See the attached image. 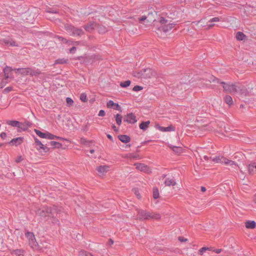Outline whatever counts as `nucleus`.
Here are the masks:
<instances>
[{
  "label": "nucleus",
  "instance_id": "obj_1",
  "mask_svg": "<svg viewBox=\"0 0 256 256\" xmlns=\"http://www.w3.org/2000/svg\"><path fill=\"white\" fill-rule=\"evenodd\" d=\"M210 81V82H212L220 84L222 86L224 90L226 92L232 94H237L244 96H246L248 94L245 87L240 84L226 83L224 82H221L219 79L214 76H212L211 80Z\"/></svg>",
  "mask_w": 256,
  "mask_h": 256
},
{
  "label": "nucleus",
  "instance_id": "obj_2",
  "mask_svg": "<svg viewBox=\"0 0 256 256\" xmlns=\"http://www.w3.org/2000/svg\"><path fill=\"white\" fill-rule=\"evenodd\" d=\"M138 218L140 220H146L150 219L158 220L160 218L159 214L149 212L143 210L138 209Z\"/></svg>",
  "mask_w": 256,
  "mask_h": 256
},
{
  "label": "nucleus",
  "instance_id": "obj_3",
  "mask_svg": "<svg viewBox=\"0 0 256 256\" xmlns=\"http://www.w3.org/2000/svg\"><path fill=\"white\" fill-rule=\"evenodd\" d=\"M159 22L160 26H158L157 30L160 32H166L171 30L176 26L175 24L170 23L168 20H166L164 17H160Z\"/></svg>",
  "mask_w": 256,
  "mask_h": 256
},
{
  "label": "nucleus",
  "instance_id": "obj_4",
  "mask_svg": "<svg viewBox=\"0 0 256 256\" xmlns=\"http://www.w3.org/2000/svg\"><path fill=\"white\" fill-rule=\"evenodd\" d=\"M64 28L68 33L72 36H80L84 34L82 29L76 28L68 24L64 25Z\"/></svg>",
  "mask_w": 256,
  "mask_h": 256
},
{
  "label": "nucleus",
  "instance_id": "obj_5",
  "mask_svg": "<svg viewBox=\"0 0 256 256\" xmlns=\"http://www.w3.org/2000/svg\"><path fill=\"white\" fill-rule=\"evenodd\" d=\"M188 86L186 83H180L173 88L172 92L176 94L182 95Z\"/></svg>",
  "mask_w": 256,
  "mask_h": 256
},
{
  "label": "nucleus",
  "instance_id": "obj_6",
  "mask_svg": "<svg viewBox=\"0 0 256 256\" xmlns=\"http://www.w3.org/2000/svg\"><path fill=\"white\" fill-rule=\"evenodd\" d=\"M2 44L11 46H20L19 44L10 38H6L0 40Z\"/></svg>",
  "mask_w": 256,
  "mask_h": 256
},
{
  "label": "nucleus",
  "instance_id": "obj_7",
  "mask_svg": "<svg viewBox=\"0 0 256 256\" xmlns=\"http://www.w3.org/2000/svg\"><path fill=\"white\" fill-rule=\"evenodd\" d=\"M26 236L28 240L29 244L32 248L36 246L38 243L36 242L34 235L32 232H27L26 233Z\"/></svg>",
  "mask_w": 256,
  "mask_h": 256
},
{
  "label": "nucleus",
  "instance_id": "obj_8",
  "mask_svg": "<svg viewBox=\"0 0 256 256\" xmlns=\"http://www.w3.org/2000/svg\"><path fill=\"white\" fill-rule=\"evenodd\" d=\"M124 121L128 124H134L136 122L137 120L136 116L133 113L127 114L124 118Z\"/></svg>",
  "mask_w": 256,
  "mask_h": 256
},
{
  "label": "nucleus",
  "instance_id": "obj_9",
  "mask_svg": "<svg viewBox=\"0 0 256 256\" xmlns=\"http://www.w3.org/2000/svg\"><path fill=\"white\" fill-rule=\"evenodd\" d=\"M50 210L48 207L44 206L38 210L37 214L41 217H49L50 216Z\"/></svg>",
  "mask_w": 256,
  "mask_h": 256
},
{
  "label": "nucleus",
  "instance_id": "obj_10",
  "mask_svg": "<svg viewBox=\"0 0 256 256\" xmlns=\"http://www.w3.org/2000/svg\"><path fill=\"white\" fill-rule=\"evenodd\" d=\"M106 106L108 108L122 111L121 108L118 104L115 103L112 100H110L107 102Z\"/></svg>",
  "mask_w": 256,
  "mask_h": 256
},
{
  "label": "nucleus",
  "instance_id": "obj_11",
  "mask_svg": "<svg viewBox=\"0 0 256 256\" xmlns=\"http://www.w3.org/2000/svg\"><path fill=\"white\" fill-rule=\"evenodd\" d=\"M48 208H50V216L52 217L54 216L55 214H58L61 211L60 207H58L55 206L48 207Z\"/></svg>",
  "mask_w": 256,
  "mask_h": 256
},
{
  "label": "nucleus",
  "instance_id": "obj_12",
  "mask_svg": "<svg viewBox=\"0 0 256 256\" xmlns=\"http://www.w3.org/2000/svg\"><path fill=\"white\" fill-rule=\"evenodd\" d=\"M24 140L23 137H18L16 138H14L12 139L8 144L12 146H18Z\"/></svg>",
  "mask_w": 256,
  "mask_h": 256
},
{
  "label": "nucleus",
  "instance_id": "obj_13",
  "mask_svg": "<svg viewBox=\"0 0 256 256\" xmlns=\"http://www.w3.org/2000/svg\"><path fill=\"white\" fill-rule=\"evenodd\" d=\"M31 124H32L28 120H26L24 122H20L18 128L24 131L27 130L31 126Z\"/></svg>",
  "mask_w": 256,
  "mask_h": 256
},
{
  "label": "nucleus",
  "instance_id": "obj_14",
  "mask_svg": "<svg viewBox=\"0 0 256 256\" xmlns=\"http://www.w3.org/2000/svg\"><path fill=\"white\" fill-rule=\"evenodd\" d=\"M28 75L31 76H38L41 74V72L38 69L28 68Z\"/></svg>",
  "mask_w": 256,
  "mask_h": 256
},
{
  "label": "nucleus",
  "instance_id": "obj_15",
  "mask_svg": "<svg viewBox=\"0 0 256 256\" xmlns=\"http://www.w3.org/2000/svg\"><path fill=\"white\" fill-rule=\"evenodd\" d=\"M96 26V24L94 22H90L84 26L85 30L91 32Z\"/></svg>",
  "mask_w": 256,
  "mask_h": 256
},
{
  "label": "nucleus",
  "instance_id": "obj_16",
  "mask_svg": "<svg viewBox=\"0 0 256 256\" xmlns=\"http://www.w3.org/2000/svg\"><path fill=\"white\" fill-rule=\"evenodd\" d=\"M224 157L218 156H217L216 157L210 158V160L214 164L224 163L223 160H224Z\"/></svg>",
  "mask_w": 256,
  "mask_h": 256
},
{
  "label": "nucleus",
  "instance_id": "obj_17",
  "mask_svg": "<svg viewBox=\"0 0 256 256\" xmlns=\"http://www.w3.org/2000/svg\"><path fill=\"white\" fill-rule=\"evenodd\" d=\"M134 166L138 170L142 172H146L148 169V166L144 164L136 163Z\"/></svg>",
  "mask_w": 256,
  "mask_h": 256
},
{
  "label": "nucleus",
  "instance_id": "obj_18",
  "mask_svg": "<svg viewBox=\"0 0 256 256\" xmlns=\"http://www.w3.org/2000/svg\"><path fill=\"white\" fill-rule=\"evenodd\" d=\"M164 182L167 186H174L176 184V182L173 178H166Z\"/></svg>",
  "mask_w": 256,
  "mask_h": 256
},
{
  "label": "nucleus",
  "instance_id": "obj_19",
  "mask_svg": "<svg viewBox=\"0 0 256 256\" xmlns=\"http://www.w3.org/2000/svg\"><path fill=\"white\" fill-rule=\"evenodd\" d=\"M118 138L122 142L126 144L130 142V138L127 135H120L118 136Z\"/></svg>",
  "mask_w": 256,
  "mask_h": 256
},
{
  "label": "nucleus",
  "instance_id": "obj_20",
  "mask_svg": "<svg viewBox=\"0 0 256 256\" xmlns=\"http://www.w3.org/2000/svg\"><path fill=\"white\" fill-rule=\"evenodd\" d=\"M256 226V222L254 220H248L246 222V227L247 228L253 229Z\"/></svg>",
  "mask_w": 256,
  "mask_h": 256
},
{
  "label": "nucleus",
  "instance_id": "obj_21",
  "mask_svg": "<svg viewBox=\"0 0 256 256\" xmlns=\"http://www.w3.org/2000/svg\"><path fill=\"white\" fill-rule=\"evenodd\" d=\"M109 167L106 166H100L97 168L96 170L100 174H104L108 170Z\"/></svg>",
  "mask_w": 256,
  "mask_h": 256
},
{
  "label": "nucleus",
  "instance_id": "obj_22",
  "mask_svg": "<svg viewBox=\"0 0 256 256\" xmlns=\"http://www.w3.org/2000/svg\"><path fill=\"white\" fill-rule=\"evenodd\" d=\"M169 147L172 150L173 152L178 154H180L182 151V148L180 146H176L170 145Z\"/></svg>",
  "mask_w": 256,
  "mask_h": 256
},
{
  "label": "nucleus",
  "instance_id": "obj_23",
  "mask_svg": "<svg viewBox=\"0 0 256 256\" xmlns=\"http://www.w3.org/2000/svg\"><path fill=\"white\" fill-rule=\"evenodd\" d=\"M150 124V122L149 120L143 122L140 124V128L143 130H146L148 128Z\"/></svg>",
  "mask_w": 256,
  "mask_h": 256
},
{
  "label": "nucleus",
  "instance_id": "obj_24",
  "mask_svg": "<svg viewBox=\"0 0 256 256\" xmlns=\"http://www.w3.org/2000/svg\"><path fill=\"white\" fill-rule=\"evenodd\" d=\"M14 70L21 74L25 76L28 75V68H16L14 69Z\"/></svg>",
  "mask_w": 256,
  "mask_h": 256
},
{
  "label": "nucleus",
  "instance_id": "obj_25",
  "mask_svg": "<svg viewBox=\"0 0 256 256\" xmlns=\"http://www.w3.org/2000/svg\"><path fill=\"white\" fill-rule=\"evenodd\" d=\"M24 251L21 249L13 250L11 253L16 254V256H24Z\"/></svg>",
  "mask_w": 256,
  "mask_h": 256
},
{
  "label": "nucleus",
  "instance_id": "obj_26",
  "mask_svg": "<svg viewBox=\"0 0 256 256\" xmlns=\"http://www.w3.org/2000/svg\"><path fill=\"white\" fill-rule=\"evenodd\" d=\"M159 130L162 132H166L174 131V128L172 126H170L168 127L159 126Z\"/></svg>",
  "mask_w": 256,
  "mask_h": 256
},
{
  "label": "nucleus",
  "instance_id": "obj_27",
  "mask_svg": "<svg viewBox=\"0 0 256 256\" xmlns=\"http://www.w3.org/2000/svg\"><path fill=\"white\" fill-rule=\"evenodd\" d=\"M46 138L49 139V140H54V139L63 140L64 139L62 138L57 136H54L53 134H52L48 132H47L46 133Z\"/></svg>",
  "mask_w": 256,
  "mask_h": 256
},
{
  "label": "nucleus",
  "instance_id": "obj_28",
  "mask_svg": "<svg viewBox=\"0 0 256 256\" xmlns=\"http://www.w3.org/2000/svg\"><path fill=\"white\" fill-rule=\"evenodd\" d=\"M6 123L8 125L13 127H17L18 128V125L20 124V122L15 120H8Z\"/></svg>",
  "mask_w": 256,
  "mask_h": 256
},
{
  "label": "nucleus",
  "instance_id": "obj_29",
  "mask_svg": "<svg viewBox=\"0 0 256 256\" xmlns=\"http://www.w3.org/2000/svg\"><path fill=\"white\" fill-rule=\"evenodd\" d=\"M236 37L238 40H242L245 39L246 36L243 32H238L236 33Z\"/></svg>",
  "mask_w": 256,
  "mask_h": 256
},
{
  "label": "nucleus",
  "instance_id": "obj_30",
  "mask_svg": "<svg viewBox=\"0 0 256 256\" xmlns=\"http://www.w3.org/2000/svg\"><path fill=\"white\" fill-rule=\"evenodd\" d=\"M223 162H224V163L226 165H229V166H237L236 164L234 162L230 160H228V159H226V158H224V160H223Z\"/></svg>",
  "mask_w": 256,
  "mask_h": 256
},
{
  "label": "nucleus",
  "instance_id": "obj_31",
  "mask_svg": "<svg viewBox=\"0 0 256 256\" xmlns=\"http://www.w3.org/2000/svg\"><path fill=\"white\" fill-rule=\"evenodd\" d=\"M68 62V59L64 58H58L55 61L54 64H65Z\"/></svg>",
  "mask_w": 256,
  "mask_h": 256
},
{
  "label": "nucleus",
  "instance_id": "obj_32",
  "mask_svg": "<svg viewBox=\"0 0 256 256\" xmlns=\"http://www.w3.org/2000/svg\"><path fill=\"white\" fill-rule=\"evenodd\" d=\"M115 118H116V124L118 126H120L122 122V116L120 114H118L115 116Z\"/></svg>",
  "mask_w": 256,
  "mask_h": 256
},
{
  "label": "nucleus",
  "instance_id": "obj_33",
  "mask_svg": "<svg viewBox=\"0 0 256 256\" xmlns=\"http://www.w3.org/2000/svg\"><path fill=\"white\" fill-rule=\"evenodd\" d=\"M36 146L37 150H40L42 149L45 152H47L49 150V148L46 146H45L42 142H41L40 144L37 145Z\"/></svg>",
  "mask_w": 256,
  "mask_h": 256
},
{
  "label": "nucleus",
  "instance_id": "obj_34",
  "mask_svg": "<svg viewBox=\"0 0 256 256\" xmlns=\"http://www.w3.org/2000/svg\"><path fill=\"white\" fill-rule=\"evenodd\" d=\"M12 70V68L9 66H6L4 68V76H5L6 79H8V78H9L8 74L9 72H11Z\"/></svg>",
  "mask_w": 256,
  "mask_h": 256
},
{
  "label": "nucleus",
  "instance_id": "obj_35",
  "mask_svg": "<svg viewBox=\"0 0 256 256\" xmlns=\"http://www.w3.org/2000/svg\"><path fill=\"white\" fill-rule=\"evenodd\" d=\"M48 144L54 148H60L62 146V144L60 143L54 141H50Z\"/></svg>",
  "mask_w": 256,
  "mask_h": 256
},
{
  "label": "nucleus",
  "instance_id": "obj_36",
  "mask_svg": "<svg viewBox=\"0 0 256 256\" xmlns=\"http://www.w3.org/2000/svg\"><path fill=\"white\" fill-rule=\"evenodd\" d=\"M224 100L226 103L228 105H232L233 104L232 98L230 96H226Z\"/></svg>",
  "mask_w": 256,
  "mask_h": 256
},
{
  "label": "nucleus",
  "instance_id": "obj_37",
  "mask_svg": "<svg viewBox=\"0 0 256 256\" xmlns=\"http://www.w3.org/2000/svg\"><path fill=\"white\" fill-rule=\"evenodd\" d=\"M153 198L156 199L159 197L158 190L157 188H154L152 192Z\"/></svg>",
  "mask_w": 256,
  "mask_h": 256
},
{
  "label": "nucleus",
  "instance_id": "obj_38",
  "mask_svg": "<svg viewBox=\"0 0 256 256\" xmlns=\"http://www.w3.org/2000/svg\"><path fill=\"white\" fill-rule=\"evenodd\" d=\"M34 132L36 134L41 138H46V133H44L38 130H34Z\"/></svg>",
  "mask_w": 256,
  "mask_h": 256
},
{
  "label": "nucleus",
  "instance_id": "obj_39",
  "mask_svg": "<svg viewBox=\"0 0 256 256\" xmlns=\"http://www.w3.org/2000/svg\"><path fill=\"white\" fill-rule=\"evenodd\" d=\"M78 256H93V255L86 250H82L79 252Z\"/></svg>",
  "mask_w": 256,
  "mask_h": 256
},
{
  "label": "nucleus",
  "instance_id": "obj_40",
  "mask_svg": "<svg viewBox=\"0 0 256 256\" xmlns=\"http://www.w3.org/2000/svg\"><path fill=\"white\" fill-rule=\"evenodd\" d=\"M131 82L130 80H126L120 83V86L122 88H126L130 84Z\"/></svg>",
  "mask_w": 256,
  "mask_h": 256
},
{
  "label": "nucleus",
  "instance_id": "obj_41",
  "mask_svg": "<svg viewBox=\"0 0 256 256\" xmlns=\"http://www.w3.org/2000/svg\"><path fill=\"white\" fill-rule=\"evenodd\" d=\"M248 168L249 173L250 174H252L254 172V169H255L254 166V164L252 163V164H250L248 166Z\"/></svg>",
  "mask_w": 256,
  "mask_h": 256
},
{
  "label": "nucleus",
  "instance_id": "obj_42",
  "mask_svg": "<svg viewBox=\"0 0 256 256\" xmlns=\"http://www.w3.org/2000/svg\"><path fill=\"white\" fill-rule=\"evenodd\" d=\"M80 100L83 102H86L88 100L86 94L84 93L81 94L80 96Z\"/></svg>",
  "mask_w": 256,
  "mask_h": 256
},
{
  "label": "nucleus",
  "instance_id": "obj_43",
  "mask_svg": "<svg viewBox=\"0 0 256 256\" xmlns=\"http://www.w3.org/2000/svg\"><path fill=\"white\" fill-rule=\"evenodd\" d=\"M209 250V248L208 247H202L199 250L198 254L200 255H202L204 252H205L206 250Z\"/></svg>",
  "mask_w": 256,
  "mask_h": 256
},
{
  "label": "nucleus",
  "instance_id": "obj_44",
  "mask_svg": "<svg viewBox=\"0 0 256 256\" xmlns=\"http://www.w3.org/2000/svg\"><path fill=\"white\" fill-rule=\"evenodd\" d=\"M48 12L52 13V14H58L59 11L54 9V8H50L48 10H47Z\"/></svg>",
  "mask_w": 256,
  "mask_h": 256
},
{
  "label": "nucleus",
  "instance_id": "obj_45",
  "mask_svg": "<svg viewBox=\"0 0 256 256\" xmlns=\"http://www.w3.org/2000/svg\"><path fill=\"white\" fill-rule=\"evenodd\" d=\"M66 102L68 106H72L74 103L73 100L70 98H66Z\"/></svg>",
  "mask_w": 256,
  "mask_h": 256
},
{
  "label": "nucleus",
  "instance_id": "obj_46",
  "mask_svg": "<svg viewBox=\"0 0 256 256\" xmlns=\"http://www.w3.org/2000/svg\"><path fill=\"white\" fill-rule=\"evenodd\" d=\"M220 21V18L218 17H214L211 19H210L208 22H218Z\"/></svg>",
  "mask_w": 256,
  "mask_h": 256
},
{
  "label": "nucleus",
  "instance_id": "obj_47",
  "mask_svg": "<svg viewBox=\"0 0 256 256\" xmlns=\"http://www.w3.org/2000/svg\"><path fill=\"white\" fill-rule=\"evenodd\" d=\"M142 86H136L133 88L132 90L134 92H138L142 90Z\"/></svg>",
  "mask_w": 256,
  "mask_h": 256
},
{
  "label": "nucleus",
  "instance_id": "obj_48",
  "mask_svg": "<svg viewBox=\"0 0 256 256\" xmlns=\"http://www.w3.org/2000/svg\"><path fill=\"white\" fill-rule=\"evenodd\" d=\"M80 143L82 144H86L88 143L87 140L84 138H82L80 139Z\"/></svg>",
  "mask_w": 256,
  "mask_h": 256
},
{
  "label": "nucleus",
  "instance_id": "obj_49",
  "mask_svg": "<svg viewBox=\"0 0 256 256\" xmlns=\"http://www.w3.org/2000/svg\"><path fill=\"white\" fill-rule=\"evenodd\" d=\"M106 114V112H105L104 110H100L99 112H98V116H104Z\"/></svg>",
  "mask_w": 256,
  "mask_h": 256
},
{
  "label": "nucleus",
  "instance_id": "obj_50",
  "mask_svg": "<svg viewBox=\"0 0 256 256\" xmlns=\"http://www.w3.org/2000/svg\"><path fill=\"white\" fill-rule=\"evenodd\" d=\"M6 134L4 132H2L0 134V136L2 140H4L6 137Z\"/></svg>",
  "mask_w": 256,
  "mask_h": 256
},
{
  "label": "nucleus",
  "instance_id": "obj_51",
  "mask_svg": "<svg viewBox=\"0 0 256 256\" xmlns=\"http://www.w3.org/2000/svg\"><path fill=\"white\" fill-rule=\"evenodd\" d=\"M7 79H6L5 78L2 80L1 82L2 88L4 86L6 85V84L7 83V82L6 81Z\"/></svg>",
  "mask_w": 256,
  "mask_h": 256
},
{
  "label": "nucleus",
  "instance_id": "obj_52",
  "mask_svg": "<svg viewBox=\"0 0 256 256\" xmlns=\"http://www.w3.org/2000/svg\"><path fill=\"white\" fill-rule=\"evenodd\" d=\"M76 47L73 46L70 50V52L71 54H74L76 50Z\"/></svg>",
  "mask_w": 256,
  "mask_h": 256
},
{
  "label": "nucleus",
  "instance_id": "obj_53",
  "mask_svg": "<svg viewBox=\"0 0 256 256\" xmlns=\"http://www.w3.org/2000/svg\"><path fill=\"white\" fill-rule=\"evenodd\" d=\"M146 18H147V17L145 16H142L140 18L139 21L140 22H142L146 20Z\"/></svg>",
  "mask_w": 256,
  "mask_h": 256
},
{
  "label": "nucleus",
  "instance_id": "obj_54",
  "mask_svg": "<svg viewBox=\"0 0 256 256\" xmlns=\"http://www.w3.org/2000/svg\"><path fill=\"white\" fill-rule=\"evenodd\" d=\"M178 240L181 242H184L188 240L187 238H184L183 237H179Z\"/></svg>",
  "mask_w": 256,
  "mask_h": 256
},
{
  "label": "nucleus",
  "instance_id": "obj_55",
  "mask_svg": "<svg viewBox=\"0 0 256 256\" xmlns=\"http://www.w3.org/2000/svg\"><path fill=\"white\" fill-rule=\"evenodd\" d=\"M34 142L36 146L40 144L42 142L36 138H34Z\"/></svg>",
  "mask_w": 256,
  "mask_h": 256
},
{
  "label": "nucleus",
  "instance_id": "obj_56",
  "mask_svg": "<svg viewBox=\"0 0 256 256\" xmlns=\"http://www.w3.org/2000/svg\"><path fill=\"white\" fill-rule=\"evenodd\" d=\"M22 160H23V158H22V157L21 156H18V157L16 158V162H20L21 161H22Z\"/></svg>",
  "mask_w": 256,
  "mask_h": 256
},
{
  "label": "nucleus",
  "instance_id": "obj_57",
  "mask_svg": "<svg viewBox=\"0 0 256 256\" xmlns=\"http://www.w3.org/2000/svg\"><path fill=\"white\" fill-rule=\"evenodd\" d=\"M128 158H136V156H134L133 154H129L128 156Z\"/></svg>",
  "mask_w": 256,
  "mask_h": 256
},
{
  "label": "nucleus",
  "instance_id": "obj_58",
  "mask_svg": "<svg viewBox=\"0 0 256 256\" xmlns=\"http://www.w3.org/2000/svg\"><path fill=\"white\" fill-rule=\"evenodd\" d=\"M12 90V88L11 87L8 86V87L4 89V91H6V92H10Z\"/></svg>",
  "mask_w": 256,
  "mask_h": 256
},
{
  "label": "nucleus",
  "instance_id": "obj_59",
  "mask_svg": "<svg viewBox=\"0 0 256 256\" xmlns=\"http://www.w3.org/2000/svg\"><path fill=\"white\" fill-rule=\"evenodd\" d=\"M222 250V249H215L214 250V251L216 254H220Z\"/></svg>",
  "mask_w": 256,
  "mask_h": 256
},
{
  "label": "nucleus",
  "instance_id": "obj_60",
  "mask_svg": "<svg viewBox=\"0 0 256 256\" xmlns=\"http://www.w3.org/2000/svg\"><path fill=\"white\" fill-rule=\"evenodd\" d=\"M210 158H211V157H209V156H204V158H204V160H208H208H210Z\"/></svg>",
  "mask_w": 256,
  "mask_h": 256
},
{
  "label": "nucleus",
  "instance_id": "obj_61",
  "mask_svg": "<svg viewBox=\"0 0 256 256\" xmlns=\"http://www.w3.org/2000/svg\"><path fill=\"white\" fill-rule=\"evenodd\" d=\"M107 137H108V138L111 141H113V138H112V136L111 135H110V134H107Z\"/></svg>",
  "mask_w": 256,
  "mask_h": 256
},
{
  "label": "nucleus",
  "instance_id": "obj_62",
  "mask_svg": "<svg viewBox=\"0 0 256 256\" xmlns=\"http://www.w3.org/2000/svg\"><path fill=\"white\" fill-rule=\"evenodd\" d=\"M200 190L202 192H205L206 191V188L204 186H201Z\"/></svg>",
  "mask_w": 256,
  "mask_h": 256
},
{
  "label": "nucleus",
  "instance_id": "obj_63",
  "mask_svg": "<svg viewBox=\"0 0 256 256\" xmlns=\"http://www.w3.org/2000/svg\"><path fill=\"white\" fill-rule=\"evenodd\" d=\"M112 128L116 132H118V128L114 125L112 126Z\"/></svg>",
  "mask_w": 256,
  "mask_h": 256
},
{
  "label": "nucleus",
  "instance_id": "obj_64",
  "mask_svg": "<svg viewBox=\"0 0 256 256\" xmlns=\"http://www.w3.org/2000/svg\"><path fill=\"white\" fill-rule=\"evenodd\" d=\"M108 243L110 245H112L114 243V241L112 239H110L108 241Z\"/></svg>",
  "mask_w": 256,
  "mask_h": 256
}]
</instances>
